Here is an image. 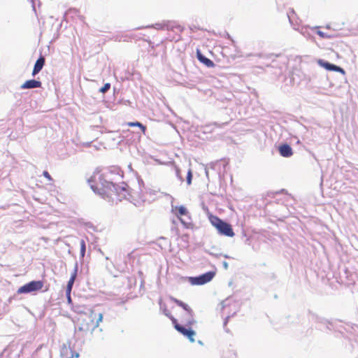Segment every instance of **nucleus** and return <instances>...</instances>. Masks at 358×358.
<instances>
[{
  "label": "nucleus",
  "instance_id": "nucleus-1",
  "mask_svg": "<svg viewBox=\"0 0 358 358\" xmlns=\"http://www.w3.org/2000/svg\"><path fill=\"white\" fill-rule=\"evenodd\" d=\"M74 311L78 315L75 334L78 338L92 336L103 321V315L96 306H77Z\"/></svg>",
  "mask_w": 358,
  "mask_h": 358
},
{
  "label": "nucleus",
  "instance_id": "nucleus-2",
  "mask_svg": "<svg viewBox=\"0 0 358 358\" xmlns=\"http://www.w3.org/2000/svg\"><path fill=\"white\" fill-rule=\"evenodd\" d=\"M171 299L178 306L181 307L185 313L179 316V321L175 318L171 313H165V315L170 318L174 328L177 331L181 334L182 336L186 337L189 342H195L196 331L192 329V326L196 323L194 319V311L192 308L187 303L182 301L171 297Z\"/></svg>",
  "mask_w": 358,
  "mask_h": 358
},
{
  "label": "nucleus",
  "instance_id": "nucleus-3",
  "mask_svg": "<svg viewBox=\"0 0 358 358\" xmlns=\"http://www.w3.org/2000/svg\"><path fill=\"white\" fill-rule=\"evenodd\" d=\"M94 192L101 195L103 199L113 201H120L129 196L128 186L125 184L115 185L111 182L103 180L100 187L92 186Z\"/></svg>",
  "mask_w": 358,
  "mask_h": 358
},
{
  "label": "nucleus",
  "instance_id": "nucleus-4",
  "mask_svg": "<svg viewBox=\"0 0 358 358\" xmlns=\"http://www.w3.org/2000/svg\"><path fill=\"white\" fill-rule=\"evenodd\" d=\"M208 219L211 224L217 230L220 234L228 237L234 236L235 234L230 224L213 215H210Z\"/></svg>",
  "mask_w": 358,
  "mask_h": 358
},
{
  "label": "nucleus",
  "instance_id": "nucleus-5",
  "mask_svg": "<svg viewBox=\"0 0 358 358\" xmlns=\"http://www.w3.org/2000/svg\"><path fill=\"white\" fill-rule=\"evenodd\" d=\"M172 213L186 229H193L194 228L191 215L185 206H176L173 208Z\"/></svg>",
  "mask_w": 358,
  "mask_h": 358
},
{
  "label": "nucleus",
  "instance_id": "nucleus-6",
  "mask_svg": "<svg viewBox=\"0 0 358 358\" xmlns=\"http://www.w3.org/2000/svg\"><path fill=\"white\" fill-rule=\"evenodd\" d=\"M43 287V282L41 280H33L20 287L17 292V294H27L41 290Z\"/></svg>",
  "mask_w": 358,
  "mask_h": 358
},
{
  "label": "nucleus",
  "instance_id": "nucleus-7",
  "mask_svg": "<svg viewBox=\"0 0 358 358\" xmlns=\"http://www.w3.org/2000/svg\"><path fill=\"white\" fill-rule=\"evenodd\" d=\"M180 25L176 21L164 20L162 22L155 23L154 24L148 25L145 28H152L157 30H168L173 31L176 28H179Z\"/></svg>",
  "mask_w": 358,
  "mask_h": 358
},
{
  "label": "nucleus",
  "instance_id": "nucleus-8",
  "mask_svg": "<svg viewBox=\"0 0 358 358\" xmlns=\"http://www.w3.org/2000/svg\"><path fill=\"white\" fill-rule=\"evenodd\" d=\"M214 271H208L198 277H192L189 281L192 285H201L210 282L215 276Z\"/></svg>",
  "mask_w": 358,
  "mask_h": 358
},
{
  "label": "nucleus",
  "instance_id": "nucleus-9",
  "mask_svg": "<svg viewBox=\"0 0 358 358\" xmlns=\"http://www.w3.org/2000/svg\"><path fill=\"white\" fill-rule=\"evenodd\" d=\"M319 64L321 66L324 67L325 69H327L328 71H334L340 72L342 73H345L344 70L342 68H341L340 66L330 64L327 62H324L322 60H320Z\"/></svg>",
  "mask_w": 358,
  "mask_h": 358
},
{
  "label": "nucleus",
  "instance_id": "nucleus-10",
  "mask_svg": "<svg viewBox=\"0 0 358 358\" xmlns=\"http://www.w3.org/2000/svg\"><path fill=\"white\" fill-rule=\"evenodd\" d=\"M196 57L200 62L203 64L207 67L212 68L215 66L213 62L203 56L199 50H196Z\"/></svg>",
  "mask_w": 358,
  "mask_h": 358
},
{
  "label": "nucleus",
  "instance_id": "nucleus-11",
  "mask_svg": "<svg viewBox=\"0 0 358 358\" xmlns=\"http://www.w3.org/2000/svg\"><path fill=\"white\" fill-rule=\"evenodd\" d=\"M278 150L280 155L284 157H289L293 155L292 148L286 143L280 145Z\"/></svg>",
  "mask_w": 358,
  "mask_h": 358
},
{
  "label": "nucleus",
  "instance_id": "nucleus-12",
  "mask_svg": "<svg viewBox=\"0 0 358 358\" xmlns=\"http://www.w3.org/2000/svg\"><path fill=\"white\" fill-rule=\"evenodd\" d=\"M42 85L41 81L36 80H28L25 81L22 85V89H33V88H39Z\"/></svg>",
  "mask_w": 358,
  "mask_h": 358
},
{
  "label": "nucleus",
  "instance_id": "nucleus-13",
  "mask_svg": "<svg viewBox=\"0 0 358 358\" xmlns=\"http://www.w3.org/2000/svg\"><path fill=\"white\" fill-rule=\"evenodd\" d=\"M45 58L43 56H41L36 62L34 69L32 71V76H35L38 73L43 69L45 64Z\"/></svg>",
  "mask_w": 358,
  "mask_h": 358
},
{
  "label": "nucleus",
  "instance_id": "nucleus-14",
  "mask_svg": "<svg viewBox=\"0 0 358 358\" xmlns=\"http://www.w3.org/2000/svg\"><path fill=\"white\" fill-rule=\"evenodd\" d=\"M77 276V268H76L73 271V272L71 273V278L68 282L66 289V294H71L72 287L73 285V283L75 282V280Z\"/></svg>",
  "mask_w": 358,
  "mask_h": 358
},
{
  "label": "nucleus",
  "instance_id": "nucleus-15",
  "mask_svg": "<svg viewBox=\"0 0 358 358\" xmlns=\"http://www.w3.org/2000/svg\"><path fill=\"white\" fill-rule=\"evenodd\" d=\"M128 125L129 127H140L142 131L143 132V134H145V132L146 131V127L144 125H143L141 122H129Z\"/></svg>",
  "mask_w": 358,
  "mask_h": 358
},
{
  "label": "nucleus",
  "instance_id": "nucleus-16",
  "mask_svg": "<svg viewBox=\"0 0 358 358\" xmlns=\"http://www.w3.org/2000/svg\"><path fill=\"white\" fill-rule=\"evenodd\" d=\"M86 251V245L84 240L80 241V256L83 257Z\"/></svg>",
  "mask_w": 358,
  "mask_h": 358
},
{
  "label": "nucleus",
  "instance_id": "nucleus-17",
  "mask_svg": "<svg viewBox=\"0 0 358 358\" xmlns=\"http://www.w3.org/2000/svg\"><path fill=\"white\" fill-rule=\"evenodd\" d=\"M110 88V83H106L102 87L99 89V92L104 94L106 93L109 89Z\"/></svg>",
  "mask_w": 358,
  "mask_h": 358
},
{
  "label": "nucleus",
  "instance_id": "nucleus-18",
  "mask_svg": "<svg viewBox=\"0 0 358 358\" xmlns=\"http://www.w3.org/2000/svg\"><path fill=\"white\" fill-rule=\"evenodd\" d=\"M192 178V171L189 169L187 172V183L188 185L191 184Z\"/></svg>",
  "mask_w": 358,
  "mask_h": 358
},
{
  "label": "nucleus",
  "instance_id": "nucleus-19",
  "mask_svg": "<svg viewBox=\"0 0 358 358\" xmlns=\"http://www.w3.org/2000/svg\"><path fill=\"white\" fill-rule=\"evenodd\" d=\"M43 175L44 176V177H45L48 180L50 181H52V178L51 177V176L50 175V173L47 171H44L43 173Z\"/></svg>",
  "mask_w": 358,
  "mask_h": 358
},
{
  "label": "nucleus",
  "instance_id": "nucleus-20",
  "mask_svg": "<svg viewBox=\"0 0 358 358\" xmlns=\"http://www.w3.org/2000/svg\"><path fill=\"white\" fill-rule=\"evenodd\" d=\"M317 34L320 37H322V38H327V36L324 32H322V31H317Z\"/></svg>",
  "mask_w": 358,
  "mask_h": 358
},
{
  "label": "nucleus",
  "instance_id": "nucleus-21",
  "mask_svg": "<svg viewBox=\"0 0 358 358\" xmlns=\"http://www.w3.org/2000/svg\"><path fill=\"white\" fill-rule=\"evenodd\" d=\"M66 297H67L68 303H71L72 300H71V294H66Z\"/></svg>",
  "mask_w": 358,
  "mask_h": 358
},
{
  "label": "nucleus",
  "instance_id": "nucleus-22",
  "mask_svg": "<svg viewBox=\"0 0 358 358\" xmlns=\"http://www.w3.org/2000/svg\"><path fill=\"white\" fill-rule=\"evenodd\" d=\"M181 238H185L186 241L188 240L189 238V235L188 234H185V235H182V236H180Z\"/></svg>",
  "mask_w": 358,
  "mask_h": 358
},
{
  "label": "nucleus",
  "instance_id": "nucleus-23",
  "mask_svg": "<svg viewBox=\"0 0 358 358\" xmlns=\"http://www.w3.org/2000/svg\"><path fill=\"white\" fill-rule=\"evenodd\" d=\"M163 313L165 315V313H170V312H169V310L166 308H164V310H163Z\"/></svg>",
  "mask_w": 358,
  "mask_h": 358
},
{
  "label": "nucleus",
  "instance_id": "nucleus-24",
  "mask_svg": "<svg viewBox=\"0 0 358 358\" xmlns=\"http://www.w3.org/2000/svg\"><path fill=\"white\" fill-rule=\"evenodd\" d=\"M357 29H358V25H357Z\"/></svg>",
  "mask_w": 358,
  "mask_h": 358
}]
</instances>
